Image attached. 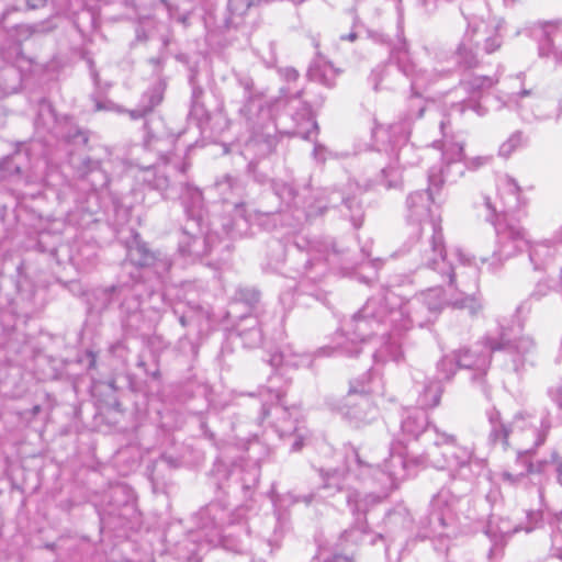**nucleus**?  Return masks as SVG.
I'll return each instance as SVG.
<instances>
[{
  "label": "nucleus",
  "instance_id": "58836bf2",
  "mask_svg": "<svg viewBox=\"0 0 562 562\" xmlns=\"http://www.w3.org/2000/svg\"><path fill=\"white\" fill-rule=\"evenodd\" d=\"M64 137L68 143L75 145H86L89 139L88 132L77 126L70 127Z\"/></svg>",
  "mask_w": 562,
  "mask_h": 562
},
{
  "label": "nucleus",
  "instance_id": "f704fd0d",
  "mask_svg": "<svg viewBox=\"0 0 562 562\" xmlns=\"http://www.w3.org/2000/svg\"><path fill=\"white\" fill-rule=\"evenodd\" d=\"M485 536L492 542V548L490 550L491 554H496L498 550H501L509 536V533L502 532L501 529H484Z\"/></svg>",
  "mask_w": 562,
  "mask_h": 562
},
{
  "label": "nucleus",
  "instance_id": "a878e982",
  "mask_svg": "<svg viewBox=\"0 0 562 562\" xmlns=\"http://www.w3.org/2000/svg\"><path fill=\"white\" fill-rule=\"evenodd\" d=\"M165 83L161 81L151 86L142 97L140 105L147 113H150L164 99Z\"/></svg>",
  "mask_w": 562,
  "mask_h": 562
},
{
  "label": "nucleus",
  "instance_id": "de8ad7c7",
  "mask_svg": "<svg viewBox=\"0 0 562 562\" xmlns=\"http://www.w3.org/2000/svg\"><path fill=\"white\" fill-rule=\"evenodd\" d=\"M189 239L190 243H188L187 248H184V246H181V250L187 252L188 255H199L200 250L198 249L196 245L203 243L204 240L196 236L189 237Z\"/></svg>",
  "mask_w": 562,
  "mask_h": 562
},
{
  "label": "nucleus",
  "instance_id": "4be33fe9",
  "mask_svg": "<svg viewBox=\"0 0 562 562\" xmlns=\"http://www.w3.org/2000/svg\"><path fill=\"white\" fill-rule=\"evenodd\" d=\"M442 394V386L440 381H429L419 395V403L422 406L427 408L436 407L440 403Z\"/></svg>",
  "mask_w": 562,
  "mask_h": 562
},
{
  "label": "nucleus",
  "instance_id": "cd10ccee",
  "mask_svg": "<svg viewBox=\"0 0 562 562\" xmlns=\"http://www.w3.org/2000/svg\"><path fill=\"white\" fill-rule=\"evenodd\" d=\"M232 204L234 205V209H233L234 216L243 220L245 223V227L247 226L248 223H250L254 220L257 221L261 216H269L274 213V212H265L263 213V212H259V211L249 213L246 202L239 201V200L234 201Z\"/></svg>",
  "mask_w": 562,
  "mask_h": 562
},
{
  "label": "nucleus",
  "instance_id": "f257e3e1",
  "mask_svg": "<svg viewBox=\"0 0 562 562\" xmlns=\"http://www.w3.org/2000/svg\"><path fill=\"white\" fill-rule=\"evenodd\" d=\"M491 215L487 220L492 223L496 234L497 254L503 258H510L525 249L529 250L530 261L537 267L536 258L539 255V248H549L548 243H532L528 238L526 228L521 225L520 220L508 210L496 212L491 204L490 199L485 200Z\"/></svg>",
  "mask_w": 562,
  "mask_h": 562
},
{
  "label": "nucleus",
  "instance_id": "49530a36",
  "mask_svg": "<svg viewBox=\"0 0 562 562\" xmlns=\"http://www.w3.org/2000/svg\"><path fill=\"white\" fill-rule=\"evenodd\" d=\"M551 540L555 555L562 560V529H554L551 535Z\"/></svg>",
  "mask_w": 562,
  "mask_h": 562
},
{
  "label": "nucleus",
  "instance_id": "423d86ee",
  "mask_svg": "<svg viewBox=\"0 0 562 562\" xmlns=\"http://www.w3.org/2000/svg\"><path fill=\"white\" fill-rule=\"evenodd\" d=\"M369 382V373H364L359 380L351 381L346 397L345 416L358 426L369 424L376 416V407L369 396L371 392Z\"/></svg>",
  "mask_w": 562,
  "mask_h": 562
},
{
  "label": "nucleus",
  "instance_id": "2eb2a0df",
  "mask_svg": "<svg viewBox=\"0 0 562 562\" xmlns=\"http://www.w3.org/2000/svg\"><path fill=\"white\" fill-rule=\"evenodd\" d=\"M104 498L108 506L104 510L109 516H122L123 510L133 508L131 492L124 485L111 487Z\"/></svg>",
  "mask_w": 562,
  "mask_h": 562
},
{
  "label": "nucleus",
  "instance_id": "2f4dec72",
  "mask_svg": "<svg viewBox=\"0 0 562 562\" xmlns=\"http://www.w3.org/2000/svg\"><path fill=\"white\" fill-rule=\"evenodd\" d=\"M272 190L274 194L283 202L289 205L295 199L294 188L284 181H273Z\"/></svg>",
  "mask_w": 562,
  "mask_h": 562
},
{
  "label": "nucleus",
  "instance_id": "5701e85b",
  "mask_svg": "<svg viewBox=\"0 0 562 562\" xmlns=\"http://www.w3.org/2000/svg\"><path fill=\"white\" fill-rule=\"evenodd\" d=\"M427 426V417L423 412H416L412 415H408L402 422V430L403 432L417 438L420 434H423Z\"/></svg>",
  "mask_w": 562,
  "mask_h": 562
},
{
  "label": "nucleus",
  "instance_id": "c9c22d12",
  "mask_svg": "<svg viewBox=\"0 0 562 562\" xmlns=\"http://www.w3.org/2000/svg\"><path fill=\"white\" fill-rule=\"evenodd\" d=\"M323 477V488L324 490H334L341 491L344 487V475L341 472L335 470L333 472H322Z\"/></svg>",
  "mask_w": 562,
  "mask_h": 562
},
{
  "label": "nucleus",
  "instance_id": "e433bc0d",
  "mask_svg": "<svg viewBox=\"0 0 562 562\" xmlns=\"http://www.w3.org/2000/svg\"><path fill=\"white\" fill-rule=\"evenodd\" d=\"M261 0H228V11L232 15L244 16L250 7L256 5Z\"/></svg>",
  "mask_w": 562,
  "mask_h": 562
},
{
  "label": "nucleus",
  "instance_id": "7ed1b4c3",
  "mask_svg": "<svg viewBox=\"0 0 562 562\" xmlns=\"http://www.w3.org/2000/svg\"><path fill=\"white\" fill-rule=\"evenodd\" d=\"M395 314H407L413 323L414 319L409 315L411 307L403 305L401 297L387 288L379 289L371 295L364 305L352 316L355 323V334L364 340L370 335L369 327L372 323H383L386 318L393 317Z\"/></svg>",
  "mask_w": 562,
  "mask_h": 562
},
{
  "label": "nucleus",
  "instance_id": "bb28decb",
  "mask_svg": "<svg viewBox=\"0 0 562 562\" xmlns=\"http://www.w3.org/2000/svg\"><path fill=\"white\" fill-rule=\"evenodd\" d=\"M311 80L318 81L324 86L333 87L338 71L328 64L324 68L311 67L307 72Z\"/></svg>",
  "mask_w": 562,
  "mask_h": 562
},
{
  "label": "nucleus",
  "instance_id": "774afa93",
  "mask_svg": "<svg viewBox=\"0 0 562 562\" xmlns=\"http://www.w3.org/2000/svg\"><path fill=\"white\" fill-rule=\"evenodd\" d=\"M303 447V440L302 438H296L294 442L291 446L292 451H300Z\"/></svg>",
  "mask_w": 562,
  "mask_h": 562
},
{
  "label": "nucleus",
  "instance_id": "603ef678",
  "mask_svg": "<svg viewBox=\"0 0 562 562\" xmlns=\"http://www.w3.org/2000/svg\"><path fill=\"white\" fill-rule=\"evenodd\" d=\"M269 397L271 398V401H276L279 405L274 406V411L277 414H280L282 416H285L288 413H286V408L283 406V395L281 393H269Z\"/></svg>",
  "mask_w": 562,
  "mask_h": 562
},
{
  "label": "nucleus",
  "instance_id": "864d4df0",
  "mask_svg": "<svg viewBox=\"0 0 562 562\" xmlns=\"http://www.w3.org/2000/svg\"><path fill=\"white\" fill-rule=\"evenodd\" d=\"M548 461H538L537 463H529L528 464V472L529 473H542L544 471V468L547 467Z\"/></svg>",
  "mask_w": 562,
  "mask_h": 562
},
{
  "label": "nucleus",
  "instance_id": "6e6d98bb",
  "mask_svg": "<svg viewBox=\"0 0 562 562\" xmlns=\"http://www.w3.org/2000/svg\"><path fill=\"white\" fill-rule=\"evenodd\" d=\"M552 461L557 463V476L558 482L562 485V459L558 458V454L552 453Z\"/></svg>",
  "mask_w": 562,
  "mask_h": 562
},
{
  "label": "nucleus",
  "instance_id": "0eeeda50",
  "mask_svg": "<svg viewBox=\"0 0 562 562\" xmlns=\"http://www.w3.org/2000/svg\"><path fill=\"white\" fill-rule=\"evenodd\" d=\"M429 186L426 192L417 191L408 195V220L422 225L420 232L427 231V222L435 221L430 216L429 203L434 201V194L441 189L443 180L440 171L431 169L428 175Z\"/></svg>",
  "mask_w": 562,
  "mask_h": 562
},
{
  "label": "nucleus",
  "instance_id": "473e14b6",
  "mask_svg": "<svg viewBox=\"0 0 562 562\" xmlns=\"http://www.w3.org/2000/svg\"><path fill=\"white\" fill-rule=\"evenodd\" d=\"M524 143L522 133L517 131L513 133L501 146H499V155L502 157H509L517 148H519Z\"/></svg>",
  "mask_w": 562,
  "mask_h": 562
},
{
  "label": "nucleus",
  "instance_id": "dca6fc26",
  "mask_svg": "<svg viewBox=\"0 0 562 562\" xmlns=\"http://www.w3.org/2000/svg\"><path fill=\"white\" fill-rule=\"evenodd\" d=\"M215 189L226 203H233L241 199L246 192V186L241 179L225 175L215 182Z\"/></svg>",
  "mask_w": 562,
  "mask_h": 562
},
{
  "label": "nucleus",
  "instance_id": "09e8293b",
  "mask_svg": "<svg viewBox=\"0 0 562 562\" xmlns=\"http://www.w3.org/2000/svg\"><path fill=\"white\" fill-rule=\"evenodd\" d=\"M252 104L247 103L239 110V113L246 119L247 124L255 131H259L258 123L249 115Z\"/></svg>",
  "mask_w": 562,
  "mask_h": 562
},
{
  "label": "nucleus",
  "instance_id": "ddd939ff",
  "mask_svg": "<svg viewBox=\"0 0 562 562\" xmlns=\"http://www.w3.org/2000/svg\"><path fill=\"white\" fill-rule=\"evenodd\" d=\"M441 289L435 288L428 290L427 293L423 295V303L427 305L430 312L440 311L445 304H449L458 308H468L472 315H475L482 308L480 302L474 296L467 295L462 299L441 300L439 299ZM418 303H422V301L416 300L414 305Z\"/></svg>",
  "mask_w": 562,
  "mask_h": 562
},
{
  "label": "nucleus",
  "instance_id": "680f3d73",
  "mask_svg": "<svg viewBox=\"0 0 562 562\" xmlns=\"http://www.w3.org/2000/svg\"><path fill=\"white\" fill-rule=\"evenodd\" d=\"M202 94H203V89L201 87H193V90H192V102L194 104H198L200 98L202 97Z\"/></svg>",
  "mask_w": 562,
  "mask_h": 562
},
{
  "label": "nucleus",
  "instance_id": "9d476101",
  "mask_svg": "<svg viewBox=\"0 0 562 562\" xmlns=\"http://www.w3.org/2000/svg\"><path fill=\"white\" fill-rule=\"evenodd\" d=\"M406 464L407 460L401 452H392L383 468L374 470L373 477L381 485L379 497H386L398 486V482L406 476Z\"/></svg>",
  "mask_w": 562,
  "mask_h": 562
},
{
  "label": "nucleus",
  "instance_id": "a211bd4d",
  "mask_svg": "<svg viewBox=\"0 0 562 562\" xmlns=\"http://www.w3.org/2000/svg\"><path fill=\"white\" fill-rule=\"evenodd\" d=\"M475 29L469 30L463 37V41L457 47L454 53L456 61L460 67L473 68L479 65L477 56L473 49L472 34Z\"/></svg>",
  "mask_w": 562,
  "mask_h": 562
},
{
  "label": "nucleus",
  "instance_id": "69168bd1",
  "mask_svg": "<svg viewBox=\"0 0 562 562\" xmlns=\"http://www.w3.org/2000/svg\"><path fill=\"white\" fill-rule=\"evenodd\" d=\"M407 516H408V514H407L406 509H404V508H403V509L396 510V512H394V513L392 514V516H391V517H392V518H394V519H393V520H391L390 522H391V524H397V522H398V521H397V519H396L397 517H404V518H407Z\"/></svg>",
  "mask_w": 562,
  "mask_h": 562
},
{
  "label": "nucleus",
  "instance_id": "e2e57ef3",
  "mask_svg": "<svg viewBox=\"0 0 562 562\" xmlns=\"http://www.w3.org/2000/svg\"><path fill=\"white\" fill-rule=\"evenodd\" d=\"M553 400L562 408V385L558 386L553 393Z\"/></svg>",
  "mask_w": 562,
  "mask_h": 562
},
{
  "label": "nucleus",
  "instance_id": "a19ab883",
  "mask_svg": "<svg viewBox=\"0 0 562 562\" xmlns=\"http://www.w3.org/2000/svg\"><path fill=\"white\" fill-rule=\"evenodd\" d=\"M259 292L254 288H240L236 292V297L250 306L259 302Z\"/></svg>",
  "mask_w": 562,
  "mask_h": 562
},
{
  "label": "nucleus",
  "instance_id": "f8f14e48",
  "mask_svg": "<svg viewBox=\"0 0 562 562\" xmlns=\"http://www.w3.org/2000/svg\"><path fill=\"white\" fill-rule=\"evenodd\" d=\"M458 498L449 490H440L431 501L429 525L448 527L456 524L454 506Z\"/></svg>",
  "mask_w": 562,
  "mask_h": 562
},
{
  "label": "nucleus",
  "instance_id": "9b49d317",
  "mask_svg": "<svg viewBox=\"0 0 562 562\" xmlns=\"http://www.w3.org/2000/svg\"><path fill=\"white\" fill-rule=\"evenodd\" d=\"M547 429L548 426H544L543 420H540V426H538V420L525 411L516 413L510 423V432L518 435L521 442L528 438L532 439L533 448L544 442Z\"/></svg>",
  "mask_w": 562,
  "mask_h": 562
},
{
  "label": "nucleus",
  "instance_id": "79ce46f5",
  "mask_svg": "<svg viewBox=\"0 0 562 562\" xmlns=\"http://www.w3.org/2000/svg\"><path fill=\"white\" fill-rule=\"evenodd\" d=\"M156 273L162 274L169 271L171 268V261L167 256H162L160 252H155L154 255V263L149 265Z\"/></svg>",
  "mask_w": 562,
  "mask_h": 562
},
{
  "label": "nucleus",
  "instance_id": "bf43d9fd",
  "mask_svg": "<svg viewBox=\"0 0 562 562\" xmlns=\"http://www.w3.org/2000/svg\"><path fill=\"white\" fill-rule=\"evenodd\" d=\"M325 562H353V559L346 554H334L331 559H328Z\"/></svg>",
  "mask_w": 562,
  "mask_h": 562
},
{
  "label": "nucleus",
  "instance_id": "a18cd8bd",
  "mask_svg": "<svg viewBox=\"0 0 562 562\" xmlns=\"http://www.w3.org/2000/svg\"><path fill=\"white\" fill-rule=\"evenodd\" d=\"M396 60L400 69L404 72V75L409 76L414 66L408 63L407 52L405 49L397 50Z\"/></svg>",
  "mask_w": 562,
  "mask_h": 562
},
{
  "label": "nucleus",
  "instance_id": "ea45409f",
  "mask_svg": "<svg viewBox=\"0 0 562 562\" xmlns=\"http://www.w3.org/2000/svg\"><path fill=\"white\" fill-rule=\"evenodd\" d=\"M100 170V161L91 159L90 157H85L80 164L77 166V171L80 177L86 178L89 173L95 172Z\"/></svg>",
  "mask_w": 562,
  "mask_h": 562
},
{
  "label": "nucleus",
  "instance_id": "6ab92c4d",
  "mask_svg": "<svg viewBox=\"0 0 562 562\" xmlns=\"http://www.w3.org/2000/svg\"><path fill=\"white\" fill-rule=\"evenodd\" d=\"M487 415L491 425L490 440L493 443L501 441L504 448H508V437L512 434L510 425H505L502 422L501 413L495 408L490 411Z\"/></svg>",
  "mask_w": 562,
  "mask_h": 562
},
{
  "label": "nucleus",
  "instance_id": "7c9ffc66",
  "mask_svg": "<svg viewBox=\"0 0 562 562\" xmlns=\"http://www.w3.org/2000/svg\"><path fill=\"white\" fill-rule=\"evenodd\" d=\"M375 359L385 360L391 359L398 362L403 358L401 346L395 341H387L376 353Z\"/></svg>",
  "mask_w": 562,
  "mask_h": 562
},
{
  "label": "nucleus",
  "instance_id": "f03ea898",
  "mask_svg": "<svg viewBox=\"0 0 562 562\" xmlns=\"http://www.w3.org/2000/svg\"><path fill=\"white\" fill-rule=\"evenodd\" d=\"M303 93V89L290 93L282 88L280 95L273 101L272 106L277 111L274 126L280 134L310 139L317 130L312 108L302 99Z\"/></svg>",
  "mask_w": 562,
  "mask_h": 562
},
{
  "label": "nucleus",
  "instance_id": "4468645a",
  "mask_svg": "<svg viewBox=\"0 0 562 562\" xmlns=\"http://www.w3.org/2000/svg\"><path fill=\"white\" fill-rule=\"evenodd\" d=\"M491 350L488 352H476L470 349L460 350L454 359L458 368L460 369H471L477 372L473 376L476 379L477 375H484L491 363Z\"/></svg>",
  "mask_w": 562,
  "mask_h": 562
},
{
  "label": "nucleus",
  "instance_id": "0e129e2a",
  "mask_svg": "<svg viewBox=\"0 0 562 562\" xmlns=\"http://www.w3.org/2000/svg\"><path fill=\"white\" fill-rule=\"evenodd\" d=\"M225 229H226L227 234L231 235L232 237L241 236L243 235V231L236 228L235 224L231 225V226L225 225Z\"/></svg>",
  "mask_w": 562,
  "mask_h": 562
},
{
  "label": "nucleus",
  "instance_id": "b1692460",
  "mask_svg": "<svg viewBox=\"0 0 562 562\" xmlns=\"http://www.w3.org/2000/svg\"><path fill=\"white\" fill-rule=\"evenodd\" d=\"M498 82L497 77L473 76L470 79L462 80L461 86L471 94H477L491 89Z\"/></svg>",
  "mask_w": 562,
  "mask_h": 562
},
{
  "label": "nucleus",
  "instance_id": "412c9836",
  "mask_svg": "<svg viewBox=\"0 0 562 562\" xmlns=\"http://www.w3.org/2000/svg\"><path fill=\"white\" fill-rule=\"evenodd\" d=\"M154 255L155 252L137 238H135L134 244L128 247L127 252L131 262L138 267H149L150 263H154Z\"/></svg>",
  "mask_w": 562,
  "mask_h": 562
},
{
  "label": "nucleus",
  "instance_id": "4d7b16f0",
  "mask_svg": "<svg viewBox=\"0 0 562 562\" xmlns=\"http://www.w3.org/2000/svg\"><path fill=\"white\" fill-rule=\"evenodd\" d=\"M239 85L244 88L245 91L251 92L254 89V80L249 77L239 78Z\"/></svg>",
  "mask_w": 562,
  "mask_h": 562
},
{
  "label": "nucleus",
  "instance_id": "3c124183",
  "mask_svg": "<svg viewBox=\"0 0 562 562\" xmlns=\"http://www.w3.org/2000/svg\"><path fill=\"white\" fill-rule=\"evenodd\" d=\"M502 45V41L498 35L486 38L484 49L487 54L494 53Z\"/></svg>",
  "mask_w": 562,
  "mask_h": 562
},
{
  "label": "nucleus",
  "instance_id": "6e6552de",
  "mask_svg": "<svg viewBox=\"0 0 562 562\" xmlns=\"http://www.w3.org/2000/svg\"><path fill=\"white\" fill-rule=\"evenodd\" d=\"M485 346L491 351L506 350L513 356L514 370L520 372L526 362L533 363V356L536 353V342L529 336H520L513 340L507 339L502 335L499 341L491 338L485 339Z\"/></svg>",
  "mask_w": 562,
  "mask_h": 562
},
{
  "label": "nucleus",
  "instance_id": "72a5a7b5",
  "mask_svg": "<svg viewBox=\"0 0 562 562\" xmlns=\"http://www.w3.org/2000/svg\"><path fill=\"white\" fill-rule=\"evenodd\" d=\"M504 191L512 198V201L505 202L508 209L520 205V187L515 179L506 177Z\"/></svg>",
  "mask_w": 562,
  "mask_h": 562
},
{
  "label": "nucleus",
  "instance_id": "052dcab7",
  "mask_svg": "<svg viewBox=\"0 0 562 562\" xmlns=\"http://www.w3.org/2000/svg\"><path fill=\"white\" fill-rule=\"evenodd\" d=\"M29 9L35 10L43 8L46 4V0H26Z\"/></svg>",
  "mask_w": 562,
  "mask_h": 562
},
{
  "label": "nucleus",
  "instance_id": "c85d7f7f",
  "mask_svg": "<svg viewBox=\"0 0 562 562\" xmlns=\"http://www.w3.org/2000/svg\"><path fill=\"white\" fill-rule=\"evenodd\" d=\"M342 205L349 211V217L356 228L360 227L363 220L361 204L355 196L342 199Z\"/></svg>",
  "mask_w": 562,
  "mask_h": 562
},
{
  "label": "nucleus",
  "instance_id": "f3484780",
  "mask_svg": "<svg viewBox=\"0 0 562 562\" xmlns=\"http://www.w3.org/2000/svg\"><path fill=\"white\" fill-rule=\"evenodd\" d=\"M123 301L120 305L121 312L124 315V323L127 327L139 330L140 329V301L125 288V292L122 294Z\"/></svg>",
  "mask_w": 562,
  "mask_h": 562
},
{
  "label": "nucleus",
  "instance_id": "4c0bfd02",
  "mask_svg": "<svg viewBox=\"0 0 562 562\" xmlns=\"http://www.w3.org/2000/svg\"><path fill=\"white\" fill-rule=\"evenodd\" d=\"M457 368L456 359L451 357H443L437 364V369L445 380H450Z\"/></svg>",
  "mask_w": 562,
  "mask_h": 562
},
{
  "label": "nucleus",
  "instance_id": "338daca9",
  "mask_svg": "<svg viewBox=\"0 0 562 562\" xmlns=\"http://www.w3.org/2000/svg\"><path fill=\"white\" fill-rule=\"evenodd\" d=\"M179 322L183 327H187L188 325H190L192 323V316L187 315V314H181L179 316Z\"/></svg>",
  "mask_w": 562,
  "mask_h": 562
},
{
  "label": "nucleus",
  "instance_id": "aec40b11",
  "mask_svg": "<svg viewBox=\"0 0 562 562\" xmlns=\"http://www.w3.org/2000/svg\"><path fill=\"white\" fill-rule=\"evenodd\" d=\"M181 200L188 215L192 218H200L203 205L202 192L195 187L186 184Z\"/></svg>",
  "mask_w": 562,
  "mask_h": 562
},
{
  "label": "nucleus",
  "instance_id": "8fccbe9b",
  "mask_svg": "<svg viewBox=\"0 0 562 562\" xmlns=\"http://www.w3.org/2000/svg\"><path fill=\"white\" fill-rule=\"evenodd\" d=\"M281 77L289 82L296 81L300 77L299 71L293 67H284L279 69Z\"/></svg>",
  "mask_w": 562,
  "mask_h": 562
},
{
  "label": "nucleus",
  "instance_id": "393cba45",
  "mask_svg": "<svg viewBox=\"0 0 562 562\" xmlns=\"http://www.w3.org/2000/svg\"><path fill=\"white\" fill-rule=\"evenodd\" d=\"M557 33V27L553 24L547 23L539 30L535 31L539 40V54L540 56H549L553 50V36Z\"/></svg>",
  "mask_w": 562,
  "mask_h": 562
},
{
  "label": "nucleus",
  "instance_id": "c756f323",
  "mask_svg": "<svg viewBox=\"0 0 562 562\" xmlns=\"http://www.w3.org/2000/svg\"><path fill=\"white\" fill-rule=\"evenodd\" d=\"M123 292H125V286L111 285V286L98 290L97 299L102 302L103 308H108L112 304L114 299L122 296Z\"/></svg>",
  "mask_w": 562,
  "mask_h": 562
},
{
  "label": "nucleus",
  "instance_id": "13d9d810",
  "mask_svg": "<svg viewBox=\"0 0 562 562\" xmlns=\"http://www.w3.org/2000/svg\"><path fill=\"white\" fill-rule=\"evenodd\" d=\"M22 156L21 153H15L11 159H10V164H12V172L15 173V175H21L22 173V168L15 164V161Z\"/></svg>",
  "mask_w": 562,
  "mask_h": 562
},
{
  "label": "nucleus",
  "instance_id": "1a4fd4ad",
  "mask_svg": "<svg viewBox=\"0 0 562 562\" xmlns=\"http://www.w3.org/2000/svg\"><path fill=\"white\" fill-rule=\"evenodd\" d=\"M161 164L156 171L146 178L145 181L155 190L167 191L171 186V178L182 176L187 172L190 164L184 160L183 155L166 153L160 156Z\"/></svg>",
  "mask_w": 562,
  "mask_h": 562
},
{
  "label": "nucleus",
  "instance_id": "39448f33",
  "mask_svg": "<svg viewBox=\"0 0 562 562\" xmlns=\"http://www.w3.org/2000/svg\"><path fill=\"white\" fill-rule=\"evenodd\" d=\"M472 457L473 450L458 443L453 435L437 431L434 447L429 449L426 456H422L417 463L429 462L437 469L453 471L469 465Z\"/></svg>",
  "mask_w": 562,
  "mask_h": 562
},
{
  "label": "nucleus",
  "instance_id": "37998d69",
  "mask_svg": "<svg viewBox=\"0 0 562 562\" xmlns=\"http://www.w3.org/2000/svg\"><path fill=\"white\" fill-rule=\"evenodd\" d=\"M240 335L244 338L245 345L248 347H255L261 342V333L256 327H252L247 331H243Z\"/></svg>",
  "mask_w": 562,
  "mask_h": 562
},
{
  "label": "nucleus",
  "instance_id": "20e7f679",
  "mask_svg": "<svg viewBox=\"0 0 562 562\" xmlns=\"http://www.w3.org/2000/svg\"><path fill=\"white\" fill-rule=\"evenodd\" d=\"M425 238L418 243V251L422 265L438 272L442 282L449 285L454 283L452 265L447 261L443 235L440 225L436 221L427 222V231L420 232Z\"/></svg>",
  "mask_w": 562,
  "mask_h": 562
},
{
  "label": "nucleus",
  "instance_id": "5fc2aeb1",
  "mask_svg": "<svg viewBox=\"0 0 562 562\" xmlns=\"http://www.w3.org/2000/svg\"><path fill=\"white\" fill-rule=\"evenodd\" d=\"M128 114H130V116H131L133 120H137V119H140V117L146 116L148 113H147V112H146V110H144V109H143V106L139 104L136 109L130 110V111H128Z\"/></svg>",
  "mask_w": 562,
  "mask_h": 562
},
{
  "label": "nucleus",
  "instance_id": "c03bdc74",
  "mask_svg": "<svg viewBox=\"0 0 562 562\" xmlns=\"http://www.w3.org/2000/svg\"><path fill=\"white\" fill-rule=\"evenodd\" d=\"M151 24L149 16H140L138 19V26L136 27V40L145 42L148 38L147 29Z\"/></svg>",
  "mask_w": 562,
  "mask_h": 562
}]
</instances>
